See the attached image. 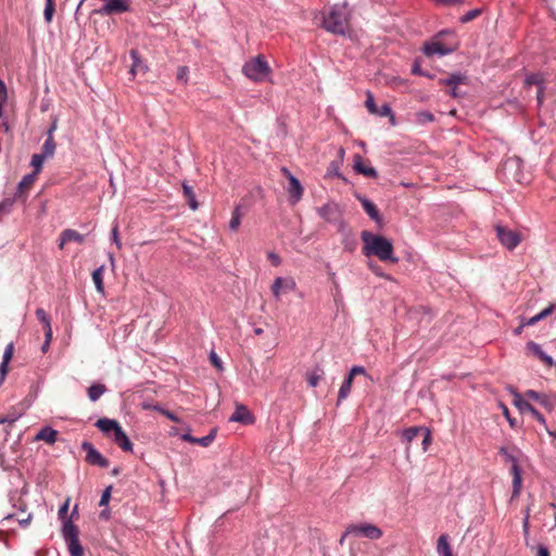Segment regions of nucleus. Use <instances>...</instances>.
I'll return each mask as SVG.
<instances>
[{
	"instance_id": "f257e3e1",
	"label": "nucleus",
	"mask_w": 556,
	"mask_h": 556,
	"mask_svg": "<svg viewBox=\"0 0 556 556\" xmlns=\"http://www.w3.org/2000/svg\"><path fill=\"white\" fill-rule=\"evenodd\" d=\"M363 241V254L367 257L377 256L381 262L397 263L399 257L394 255L392 242L380 235H374L368 230L361 233Z\"/></svg>"
},
{
	"instance_id": "f03ea898",
	"label": "nucleus",
	"mask_w": 556,
	"mask_h": 556,
	"mask_svg": "<svg viewBox=\"0 0 556 556\" xmlns=\"http://www.w3.org/2000/svg\"><path fill=\"white\" fill-rule=\"evenodd\" d=\"M350 26V12L346 3L334 4L324 16L323 27L336 35H345Z\"/></svg>"
},
{
	"instance_id": "7ed1b4c3",
	"label": "nucleus",
	"mask_w": 556,
	"mask_h": 556,
	"mask_svg": "<svg viewBox=\"0 0 556 556\" xmlns=\"http://www.w3.org/2000/svg\"><path fill=\"white\" fill-rule=\"evenodd\" d=\"M62 535L71 556H84V548L79 542V529L73 521L65 520L62 526Z\"/></svg>"
},
{
	"instance_id": "20e7f679",
	"label": "nucleus",
	"mask_w": 556,
	"mask_h": 556,
	"mask_svg": "<svg viewBox=\"0 0 556 556\" xmlns=\"http://www.w3.org/2000/svg\"><path fill=\"white\" fill-rule=\"evenodd\" d=\"M243 74L254 80V81H263L270 72L268 63L261 55L255 59L247 62L242 67Z\"/></svg>"
},
{
	"instance_id": "39448f33",
	"label": "nucleus",
	"mask_w": 556,
	"mask_h": 556,
	"mask_svg": "<svg viewBox=\"0 0 556 556\" xmlns=\"http://www.w3.org/2000/svg\"><path fill=\"white\" fill-rule=\"evenodd\" d=\"M498 453L504 457L506 463L510 464V473L513 476L511 497H517L522 486L521 469L518 465V458L505 446L500 447Z\"/></svg>"
},
{
	"instance_id": "423d86ee",
	"label": "nucleus",
	"mask_w": 556,
	"mask_h": 556,
	"mask_svg": "<svg viewBox=\"0 0 556 556\" xmlns=\"http://www.w3.org/2000/svg\"><path fill=\"white\" fill-rule=\"evenodd\" d=\"M345 534H353L355 536H364V538H367L369 540H379L383 532L382 530L372 525V523H367V522H364V523H359V525H349L346 528H345Z\"/></svg>"
},
{
	"instance_id": "0eeeda50",
	"label": "nucleus",
	"mask_w": 556,
	"mask_h": 556,
	"mask_svg": "<svg viewBox=\"0 0 556 556\" xmlns=\"http://www.w3.org/2000/svg\"><path fill=\"white\" fill-rule=\"evenodd\" d=\"M513 403L519 409L521 414L529 413L534 419L541 425L546 426V420L543 415L529 402H527L519 392L511 390Z\"/></svg>"
},
{
	"instance_id": "6e6552de",
	"label": "nucleus",
	"mask_w": 556,
	"mask_h": 556,
	"mask_svg": "<svg viewBox=\"0 0 556 556\" xmlns=\"http://www.w3.org/2000/svg\"><path fill=\"white\" fill-rule=\"evenodd\" d=\"M81 450L86 452V462L89 465L108 468L110 462L88 441L81 443Z\"/></svg>"
},
{
	"instance_id": "1a4fd4ad",
	"label": "nucleus",
	"mask_w": 556,
	"mask_h": 556,
	"mask_svg": "<svg viewBox=\"0 0 556 556\" xmlns=\"http://www.w3.org/2000/svg\"><path fill=\"white\" fill-rule=\"evenodd\" d=\"M317 213L319 217L327 223H333L339 226V222H344L342 219V211L340 205L336 202H328L325 205L318 207Z\"/></svg>"
},
{
	"instance_id": "9d476101",
	"label": "nucleus",
	"mask_w": 556,
	"mask_h": 556,
	"mask_svg": "<svg viewBox=\"0 0 556 556\" xmlns=\"http://www.w3.org/2000/svg\"><path fill=\"white\" fill-rule=\"evenodd\" d=\"M495 231L500 242L508 250H514L520 243V235L514 230L496 225Z\"/></svg>"
},
{
	"instance_id": "9b49d317",
	"label": "nucleus",
	"mask_w": 556,
	"mask_h": 556,
	"mask_svg": "<svg viewBox=\"0 0 556 556\" xmlns=\"http://www.w3.org/2000/svg\"><path fill=\"white\" fill-rule=\"evenodd\" d=\"M281 172L283 173V175L286 176V178L289 181V187H288L289 199L292 204H295L301 200V198L303 195V191H304L303 187H302L300 180L295 176H293L287 167H282Z\"/></svg>"
},
{
	"instance_id": "f8f14e48",
	"label": "nucleus",
	"mask_w": 556,
	"mask_h": 556,
	"mask_svg": "<svg viewBox=\"0 0 556 556\" xmlns=\"http://www.w3.org/2000/svg\"><path fill=\"white\" fill-rule=\"evenodd\" d=\"M338 232L342 236L341 242L344 251L350 253L354 252L358 245V241L346 222H339Z\"/></svg>"
},
{
	"instance_id": "ddd939ff",
	"label": "nucleus",
	"mask_w": 556,
	"mask_h": 556,
	"mask_svg": "<svg viewBox=\"0 0 556 556\" xmlns=\"http://www.w3.org/2000/svg\"><path fill=\"white\" fill-rule=\"evenodd\" d=\"M466 83L467 76L460 72L452 73L447 77L439 79L440 85L451 87L450 94L453 98H459L462 96L458 90V85Z\"/></svg>"
},
{
	"instance_id": "4468645a",
	"label": "nucleus",
	"mask_w": 556,
	"mask_h": 556,
	"mask_svg": "<svg viewBox=\"0 0 556 556\" xmlns=\"http://www.w3.org/2000/svg\"><path fill=\"white\" fill-rule=\"evenodd\" d=\"M296 283L291 277H277L271 285V292L276 300L280 299L282 292L293 291Z\"/></svg>"
},
{
	"instance_id": "2eb2a0df",
	"label": "nucleus",
	"mask_w": 556,
	"mask_h": 556,
	"mask_svg": "<svg viewBox=\"0 0 556 556\" xmlns=\"http://www.w3.org/2000/svg\"><path fill=\"white\" fill-rule=\"evenodd\" d=\"M356 198L367 215L381 228L383 226V219L377 206L364 195H357Z\"/></svg>"
},
{
	"instance_id": "dca6fc26",
	"label": "nucleus",
	"mask_w": 556,
	"mask_h": 556,
	"mask_svg": "<svg viewBox=\"0 0 556 556\" xmlns=\"http://www.w3.org/2000/svg\"><path fill=\"white\" fill-rule=\"evenodd\" d=\"M254 420V416L244 405H237L236 410L229 418V421L241 422L243 425H251Z\"/></svg>"
},
{
	"instance_id": "f3484780",
	"label": "nucleus",
	"mask_w": 556,
	"mask_h": 556,
	"mask_svg": "<svg viewBox=\"0 0 556 556\" xmlns=\"http://www.w3.org/2000/svg\"><path fill=\"white\" fill-rule=\"evenodd\" d=\"M422 51L427 56H432L434 54H439V55L450 54L454 51V49L448 48L439 41H431V42L425 43Z\"/></svg>"
},
{
	"instance_id": "a211bd4d",
	"label": "nucleus",
	"mask_w": 556,
	"mask_h": 556,
	"mask_svg": "<svg viewBox=\"0 0 556 556\" xmlns=\"http://www.w3.org/2000/svg\"><path fill=\"white\" fill-rule=\"evenodd\" d=\"M96 427L106 437L112 438L113 433L121 429V425L115 419L100 418L96 422Z\"/></svg>"
},
{
	"instance_id": "6ab92c4d",
	"label": "nucleus",
	"mask_w": 556,
	"mask_h": 556,
	"mask_svg": "<svg viewBox=\"0 0 556 556\" xmlns=\"http://www.w3.org/2000/svg\"><path fill=\"white\" fill-rule=\"evenodd\" d=\"M112 441L124 452H132L134 444L123 430V428L117 429L115 433L112 435Z\"/></svg>"
},
{
	"instance_id": "aec40b11",
	"label": "nucleus",
	"mask_w": 556,
	"mask_h": 556,
	"mask_svg": "<svg viewBox=\"0 0 556 556\" xmlns=\"http://www.w3.org/2000/svg\"><path fill=\"white\" fill-rule=\"evenodd\" d=\"M527 350L531 352L535 357H538L541 362H543L547 367H552L554 362L553 358L547 355L540 344L534 341H529L526 345Z\"/></svg>"
},
{
	"instance_id": "412c9836",
	"label": "nucleus",
	"mask_w": 556,
	"mask_h": 556,
	"mask_svg": "<svg viewBox=\"0 0 556 556\" xmlns=\"http://www.w3.org/2000/svg\"><path fill=\"white\" fill-rule=\"evenodd\" d=\"M72 241L81 244L85 242V236L74 229H64L60 235L59 248L63 249L65 243Z\"/></svg>"
},
{
	"instance_id": "4be33fe9",
	"label": "nucleus",
	"mask_w": 556,
	"mask_h": 556,
	"mask_svg": "<svg viewBox=\"0 0 556 556\" xmlns=\"http://www.w3.org/2000/svg\"><path fill=\"white\" fill-rule=\"evenodd\" d=\"M216 433H217L216 429H212L207 435H204L202 438H195V437H192L190 433H184L181 435V440L189 442V443H195V444L206 447V446L211 445V443L214 441Z\"/></svg>"
},
{
	"instance_id": "5701e85b",
	"label": "nucleus",
	"mask_w": 556,
	"mask_h": 556,
	"mask_svg": "<svg viewBox=\"0 0 556 556\" xmlns=\"http://www.w3.org/2000/svg\"><path fill=\"white\" fill-rule=\"evenodd\" d=\"M354 169L358 174H363L364 176L369 177V178L378 177V172L374 167L367 166L364 163V160L359 154L354 155Z\"/></svg>"
},
{
	"instance_id": "b1692460",
	"label": "nucleus",
	"mask_w": 556,
	"mask_h": 556,
	"mask_svg": "<svg viewBox=\"0 0 556 556\" xmlns=\"http://www.w3.org/2000/svg\"><path fill=\"white\" fill-rule=\"evenodd\" d=\"M14 352V344L13 342H10L4 350L2 362L0 364V384L4 381L8 370H9V363L13 356Z\"/></svg>"
},
{
	"instance_id": "393cba45",
	"label": "nucleus",
	"mask_w": 556,
	"mask_h": 556,
	"mask_svg": "<svg viewBox=\"0 0 556 556\" xmlns=\"http://www.w3.org/2000/svg\"><path fill=\"white\" fill-rule=\"evenodd\" d=\"M130 58L132 60V64H131V67H130V73L132 75H136L138 72H143L146 73L148 71V66L147 64H144V62L141 60L140 58V54L138 52V50L136 49H131L130 52Z\"/></svg>"
},
{
	"instance_id": "a878e982",
	"label": "nucleus",
	"mask_w": 556,
	"mask_h": 556,
	"mask_svg": "<svg viewBox=\"0 0 556 556\" xmlns=\"http://www.w3.org/2000/svg\"><path fill=\"white\" fill-rule=\"evenodd\" d=\"M58 431L52 429L51 427H43L36 434L35 440H42L49 444H53L56 441Z\"/></svg>"
},
{
	"instance_id": "bb28decb",
	"label": "nucleus",
	"mask_w": 556,
	"mask_h": 556,
	"mask_svg": "<svg viewBox=\"0 0 556 556\" xmlns=\"http://www.w3.org/2000/svg\"><path fill=\"white\" fill-rule=\"evenodd\" d=\"M182 192H184V197H185L189 207L192 211L198 210L199 202L195 199V194H194L193 188L191 186H189L188 184L184 182L182 184Z\"/></svg>"
},
{
	"instance_id": "cd10ccee",
	"label": "nucleus",
	"mask_w": 556,
	"mask_h": 556,
	"mask_svg": "<svg viewBox=\"0 0 556 556\" xmlns=\"http://www.w3.org/2000/svg\"><path fill=\"white\" fill-rule=\"evenodd\" d=\"M106 391L105 384L93 383L87 389V394L91 402H97Z\"/></svg>"
},
{
	"instance_id": "c85d7f7f",
	"label": "nucleus",
	"mask_w": 556,
	"mask_h": 556,
	"mask_svg": "<svg viewBox=\"0 0 556 556\" xmlns=\"http://www.w3.org/2000/svg\"><path fill=\"white\" fill-rule=\"evenodd\" d=\"M37 175L36 173H30L25 175L22 180L17 185L15 197H22L23 193L30 188V186L34 184Z\"/></svg>"
},
{
	"instance_id": "c756f323",
	"label": "nucleus",
	"mask_w": 556,
	"mask_h": 556,
	"mask_svg": "<svg viewBox=\"0 0 556 556\" xmlns=\"http://www.w3.org/2000/svg\"><path fill=\"white\" fill-rule=\"evenodd\" d=\"M556 308V305L555 304H549L546 308H544L543 311H541L539 314H536L535 316L531 317V318H528V319H525L523 320V325H530V326H533L535 325L536 323H539L540 320L546 318L547 316L552 315L553 312L555 311Z\"/></svg>"
},
{
	"instance_id": "7c9ffc66",
	"label": "nucleus",
	"mask_w": 556,
	"mask_h": 556,
	"mask_svg": "<svg viewBox=\"0 0 556 556\" xmlns=\"http://www.w3.org/2000/svg\"><path fill=\"white\" fill-rule=\"evenodd\" d=\"M437 552L439 556H453L451 545L448 543V536L442 534L438 539Z\"/></svg>"
},
{
	"instance_id": "2f4dec72",
	"label": "nucleus",
	"mask_w": 556,
	"mask_h": 556,
	"mask_svg": "<svg viewBox=\"0 0 556 556\" xmlns=\"http://www.w3.org/2000/svg\"><path fill=\"white\" fill-rule=\"evenodd\" d=\"M352 383H353V378L351 376H346L339 389L338 401H337L338 405L340 404L341 401L345 400L348 397V395L350 394Z\"/></svg>"
},
{
	"instance_id": "473e14b6",
	"label": "nucleus",
	"mask_w": 556,
	"mask_h": 556,
	"mask_svg": "<svg viewBox=\"0 0 556 556\" xmlns=\"http://www.w3.org/2000/svg\"><path fill=\"white\" fill-rule=\"evenodd\" d=\"M323 376H324V369L317 365L312 371L306 374L308 386L312 388H315L318 384V382Z\"/></svg>"
},
{
	"instance_id": "72a5a7b5",
	"label": "nucleus",
	"mask_w": 556,
	"mask_h": 556,
	"mask_svg": "<svg viewBox=\"0 0 556 556\" xmlns=\"http://www.w3.org/2000/svg\"><path fill=\"white\" fill-rule=\"evenodd\" d=\"M425 427L414 426L405 429L402 433L403 440L410 443L417 435L421 434Z\"/></svg>"
},
{
	"instance_id": "f704fd0d",
	"label": "nucleus",
	"mask_w": 556,
	"mask_h": 556,
	"mask_svg": "<svg viewBox=\"0 0 556 556\" xmlns=\"http://www.w3.org/2000/svg\"><path fill=\"white\" fill-rule=\"evenodd\" d=\"M103 270L104 266H100L92 273V280L94 282L96 289L101 293L104 291Z\"/></svg>"
},
{
	"instance_id": "c9c22d12",
	"label": "nucleus",
	"mask_w": 556,
	"mask_h": 556,
	"mask_svg": "<svg viewBox=\"0 0 556 556\" xmlns=\"http://www.w3.org/2000/svg\"><path fill=\"white\" fill-rule=\"evenodd\" d=\"M544 83H545V80L543 78V75L540 73H533V74L527 75V77L525 79L526 87L535 85L538 88H540L541 86H544Z\"/></svg>"
},
{
	"instance_id": "e433bc0d",
	"label": "nucleus",
	"mask_w": 556,
	"mask_h": 556,
	"mask_svg": "<svg viewBox=\"0 0 556 556\" xmlns=\"http://www.w3.org/2000/svg\"><path fill=\"white\" fill-rule=\"evenodd\" d=\"M539 403L551 412L556 406V394H542Z\"/></svg>"
},
{
	"instance_id": "4c0bfd02",
	"label": "nucleus",
	"mask_w": 556,
	"mask_h": 556,
	"mask_svg": "<svg viewBox=\"0 0 556 556\" xmlns=\"http://www.w3.org/2000/svg\"><path fill=\"white\" fill-rule=\"evenodd\" d=\"M55 148H56V144H55L54 138L47 137L46 141L42 144L41 153L48 157H52L54 155Z\"/></svg>"
},
{
	"instance_id": "58836bf2",
	"label": "nucleus",
	"mask_w": 556,
	"mask_h": 556,
	"mask_svg": "<svg viewBox=\"0 0 556 556\" xmlns=\"http://www.w3.org/2000/svg\"><path fill=\"white\" fill-rule=\"evenodd\" d=\"M46 159H48V156L43 155L42 153L33 154L31 160H30V165L34 167L33 173H36V175L39 174Z\"/></svg>"
},
{
	"instance_id": "ea45409f",
	"label": "nucleus",
	"mask_w": 556,
	"mask_h": 556,
	"mask_svg": "<svg viewBox=\"0 0 556 556\" xmlns=\"http://www.w3.org/2000/svg\"><path fill=\"white\" fill-rule=\"evenodd\" d=\"M240 224H241L240 206H236L235 210L232 211L231 219L229 223V229L231 231H237Z\"/></svg>"
},
{
	"instance_id": "a19ab883",
	"label": "nucleus",
	"mask_w": 556,
	"mask_h": 556,
	"mask_svg": "<svg viewBox=\"0 0 556 556\" xmlns=\"http://www.w3.org/2000/svg\"><path fill=\"white\" fill-rule=\"evenodd\" d=\"M416 121L419 124H427L434 121V115L429 111H419L416 113Z\"/></svg>"
},
{
	"instance_id": "79ce46f5",
	"label": "nucleus",
	"mask_w": 556,
	"mask_h": 556,
	"mask_svg": "<svg viewBox=\"0 0 556 556\" xmlns=\"http://www.w3.org/2000/svg\"><path fill=\"white\" fill-rule=\"evenodd\" d=\"M53 14H54V1L46 0L43 16H45V20L47 23H50L52 21Z\"/></svg>"
},
{
	"instance_id": "37998d69",
	"label": "nucleus",
	"mask_w": 556,
	"mask_h": 556,
	"mask_svg": "<svg viewBox=\"0 0 556 556\" xmlns=\"http://www.w3.org/2000/svg\"><path fill=\"white\" fill-rule=\"evenodd\" d=\"M35 314L37 319L43 325V327L51 325V318L43 308H37Z\"/></svg>"
},
{
	"instance_id": "c03bdc74",
	"label": "nucleus",
	"mask_w": 556,
	"mask_h": 556,
	"mask_svg": "<svg viewBox=\"0 0 556 556\" xmlns=\"http://www.w3.org/2000/svg\"><path fill=\"white\" fill-rule=\"evenodd\" d=\"M15 198H5L0 202V214H9L13 207Z\"/></svg>"
},
{
	"instance_id": "a18cd8bd",
	"label": "nucleus",
	"mask_w": 556,
	"mask_h": 556,
	"mask_svg": "<svg viewBox=\"0 0 556 556\" xmlns=\"http://www.w3.org/2000/svg\"><path fill=\"white\" fill-rule=\"evenodd\" d=\"M366 96L367 97H366L365 105H366L367 110L369 111V113L374 114V113L378 112V106L376 105L372 93L368 91Z\"/></svg>"
},
{
	"instance_id": "49530a36",
	"label": "nucleus",
	"mask_w": 556,
	"mask_h": 556,
	"mask_svg": "<svg viewBox=\"0 0 556 556\" xmlns=\"http://www.w3.org/2000/svg\"><path fill=\"white\" fill-rule=\"evenodd\" d=\"M481 12H482L481 9L470 10L460 17V22L468 23V22L475 20L476 17H478L481 14Z\"/></svg>"
},
{
	"instance_id": "de8ad7c7",
	"label": "nucleus",
	"mask_w": 556,
	"mask_h": 556,
	"mask_svg": "<svg viewBox=\"0 0 556 556\" xmlns=\"http://www.w3.org/2000/svg\"><path fill=\"white\" fill-rule=\"evenodd\" d=\"M376 115H379V116H389L391 122L393 123L394 122V115H393V112L390 108L389 104H383L381 105V108H378V112L375 113Z\"/></svg>"
},
{
	"instance_id": "09e8293b",
	"label": "nucleus",
	"mask_w": 556,
	"mask_h": 556,
	"mask_svg": "<svg viewBox=\"0 0 556 556\" xmlns=\"http://www.w3.org/2000/svg\"><path fill=\"white\" fill-rule=\"evenodd\" d=\"M422 435V450L426 452L432 442L431 431L428 428H424Z\"/></svg>"
},
{
	"instance_id": "8fccbe9b",
	"label": "nucleus",
	"mask_w": 556,
	"mask_h": 556,
	"mask_svg": "<svg viewBox=\"0 0 556 556\" xmlns=\"http://www.w3.org/2000/svg\"><path fill=\"white\" fill-rule=\"evenodd\" d=\"M210 361L212 363V365L218 370V371H222L224 369L223 367V363L220 361V358L217 356V354L212 351L210 353Z\"/></svg>"
},
{
	"instance_id": "3c124183",
	"label": "nucleus",
	"mask_w": 556,
	"mask_h": 556,
	"mask_svg": "<svg viewBox=\"0 0 556 556\" xmlns=\"http://www.w3.org/2000/svg\"><path fill=\"white\" fill-rule=\"evenodd\" d=\"M68 500H66L63 505L59 508V518L62 520V522L64 523L65 520H71V518H67V510H68Z\"/></svg>"
},
{
	"instance_id": "603ef678",
	"label": "nucleus",
	"mask_w": 556,
	"mask_h": 556,
	"mask_svg": "<svg viewBox=\"0 0 556 556\" xmlns=\"http://www.w3.org/2000/svg\"><path fill=\"white\" fill-rule=\"evenodd\" d=\"M188 67L187 66H180L177 71V80L182 83V84H186L187 80H188Z\"/></svg>"
},
{
	"instance_id": "864d4df0",
	"label": "nucleus",
	"mask_w": 556,
	"mask_h": 556,
	"mask_svg": "<svg viewBox=\"0 0 556 556\" xmlns=\"http://www.w3.org/2000/svg\"><path fill=\"white\" fill-rule=\"evenodd\" d=\"M112 485H109L102 493L99 505L105 506L109 504L111 498Z\"/></svg>"
},
{
	"instance_id": "5fc2aeb1",
	"label": "nucleus",
	"mask_w": 556,
	"mask_h": 556,
	"mask_svg": "<svg viewBox=\"0 0 556 556\" xmlns=\"http://www.w3.org/2000/svg\"><path fill=\"white\" fill-rule=\"evenodd\" d=\"M529 519H530V508L527 507V509L525 511V517L522 520V530H523V533L526 536L529 534V528H530Z\"/></svg>"
},
{
	"instance_id": "6e6d98bb",
	"label": "nucleus",
	"mask_w": 556,
	"mask_h": 556,
	"mask_svg": "<svg viewBox=\"0 0 556 556\" xmlns=\"http://www.w3.org/2000/svg\"><path fill=\"white\" fill-rule=\"evenodd\" d=\"M111 235H112V240L116 244L117 249H121L122 248V242H121L119 237H118V225L117 224H115L113 226Z\"/></svg>"
},
{
	"instance_id": "4d7b16f0",
	"label": "nucleus",
	"mask_w": 556,
	"mask_h": 556,
	"mask_svg": "<svg viewBox=\"0 0 556 556\" xmlns=\"http://www.w3.org/2000/svg\"><path fill=\"white\" fill-rule=\"evenodd\" d=\"M368 267H369V268H370V270H371L374 274H376L377 276H379V277H383V278H387V277H388L387 275H384V274L381 271V267H380L378 264H376V263H374V262L369 261V262H368Z\"/></svg>"
},
{
	"instance_id": "13d9d810",
	"label": "nucleus",
	"mask_w": 556,
	"mask_h": 556,
	"mask_svg": "<svg viewBox=\"0 0 556 556\" xmlns=\"http://www.w3.org/2000/svg\"><path fill=\"white\" fill-rule=\"evenodd\" d=\"M267 257L274 266H279L281 264V257L275 252H268Z\"/></svg>"
},
{
	"instance_id": "bf43d9fd",
	"label": "nucleus",
	"mask_w": 556,
	"mask_h": 556,
	"mask_svg": "<svg viewBox=\"0 0 556 556\" xmlns=\"http://www.w3.org/2000/svg\"><path fill=\"white\" fill-rule=\"evenodd\" d=\"M356 375H366L365 368L363 366H354L348 376H351L354 379Z\"/></svg>"
},
{
	"instance_id": "052dcab7",
	"label": "nucleus",
	"mask_w": 556,
	"mask_h": 556,
	"mask_svg": "<svg viewBox=\"0 0 556 556\" xmlns=\"http://www.w3.org/2000/svg\"><path fill=\"white\" fill-rule=\"evenodd\" d=\"M542 394H543V393H540V392L534 391V390H528V391L526 392V396H527L528 399L534 400V401H536V402H539V401L541 400V395H542Z\"/></svg>"
},
{
	"instance_id": "680f3d73",
	"label": "nucleus",
	"mask_w": 556,
	"mask_h": 556,
	"mask_svg": "<svg viewBox=\"0 0 556 556\" xmlns=\"http://www.w3.org/2000/svg\"><path fill=\"white\" fill-rule=\"evenodd\" d=\"M162 415L174 422H180V418L176 414H174L173 412H170L168 409H165L164 412H162Z\"/></svg>"
},
{
	"instance_id": "e2e57ef3",
	"label": "nucleus",
	"mask_w": 556,
	"mask_h": 556,
	"mask_svg": "<svg viewBox=\"0 0 556 556\" xmlns=\"http://www.w3.org/2000/svg\"><path fill=\"white\" fill-rule=\"evenodd\" d=\"M412 73L414 75H427V72H424L420 67V64L418 61H415L414 64H413V67H412Z\"/></svg>"
},
{
	"instance_id": "0e129e2a",
	"label": "nucleus",
	"mask_w": 556,
	"mask_h": 556,
	"mask_svg": "<svg viewBox=\"0 0 556 556\" xmlns=\"http://www.w3.org/2000/svg\"><path fill=\"white\" fill-rule=\"evenodd\" d=\"M536 556H549V551L545 545L539 544L536 546Z\"/></svg>"
},
{
	"instance_id": "69168bd1",
	"label": "nucleus",
	"mask_w": 556,
	"mask_h": 556,
	"mask_svg": "<svg viewBox=\"0 0 556 556\" xmlns=\"http://www.w3.org/2000/svg\"><path fill=\"white\" fill-rule=\"evenodd\" d=\"M544 89H545V86H541L540 88H538L536 100H538L539 105H541L543 103Z\"/></svg>"
},
{
	"instance_id": "338daca9",
	"label": "nucleus",
	"mask_w": 556,
	"mask_h": 556,
	"mask_svg": "<svg viewBox=\"0 0 556 556\" xmlns=\"http://www.w3.org/2000/svg\"><path fill=\"white\" fill-rule=\"evenodd\" d=\"M43 329H45L46 341L50 342L51 339H52V327H51V325L43 327Z\"/></svg>"
},
{
	"instance_id": "774afa93",
	"label": "nucleus",
	"mask_w": 556,
	"mask_h": 556,
	"mask_svg": "<svg viewBox=\"0 0 556 556\" xmlns=\"http://www.w3.org/2000/svg\"><path fill=\"white\" fill-rule=\"evenodd\" d=\"M547 508H549V509H552V510H553L554 522H553V523H552V526H551V530H553V529H555V528H556V505H555V504H553V503H551V504H548V507H547Z\"/></svg>"
}]
</instances>
